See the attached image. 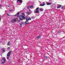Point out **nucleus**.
<instances>
[{
	"instance_id": "nucleus-1",
	"label": "nucleus",
	"mask_w": 65,
	"mask_h": 65,
	"mask_svg": "<svg viewBox=\"0 0 65 65\" xmlns=\"http://www.w3.org/2000/svg\"><path fill=\"white\" fill-rule=\"evenodd\" d=\"M22 15H20V16L19 19L20 20L22 21L23 19L25 20V14L24 13H23L22 14Z\"/></svg>"
},
{
	"instance_id": "nucleus-2",
	"label": "nucleus",
	"mask_w": 65,
	"mask_h": 65,
	"mask_svg": "<svg viewBox=\"0 0 65 65\" xmlns=\"http://www.w3.org/2000/svg\"><path fill=\"white\" fill-rule=\"evenodd\" d=\"M29 18H27V19L26 21L25 22V25H27V24H29L30 23L29 22H28V21L30 20H31V19L30 18V17H28Z\"/></svg>"
},
{
	"instance_id": "nucleus-3",
	"label": "nucleus",
	"mask_w": 65,
	"mask_h": 65,
	"mask_svg": "<svg viewBox=\"0 0 65 65\" xmlns=\"http://www.w3.org/2000/svg\"><path fill=\"white\" fill-rule=\"evenodd\" d=\"M34 12L36 13H39V7L37 8L36 10H35Z\"/></svg>"
},
{
	"instance_id": "nucleus-4",
	"label": "nucleus",
	"mask_w": 65,
	"mask_h": 65,
	"mask_svg": "<svg viewBox=\"0 0 65 65\" xmlns=\"http://www.w3.org/2000/svg\"><path fill=\"white\" fill-rule=\"evenodd\" d=\"M18 19H17V18H15L12 20L11 21V22L12 23H13V22H16L17 21H18Z\"/></svg>"
},
{
	"instance_id": "nucleus-5",
	"label": "nucleus",
	"mask_w": 65,
	"mask_h": 65,
	"mask_svg": "<svg viewBox=\"0 0 65 65\" xmlns=\"http://www.w3.org/2000/svg\"><path fill=\"white\" fill-rule=\"evenodd\" d=\"M10 54H11V53L10 52H9L7 54V59H8V58H9V57H10Z\"/></svg>"
},
{
	"instance_id": "nucleus-6",
	"label": "nucleus",
	"mask_w": 65,
	"mask_h": 65,
	"mask_svg": "<svg viewBox=\"0 0 65 65\" xmlns=\"http://www.w3.org/2000/svg\"><path fill=\"white\" fill-rule=\"evenodd\" d=\"M24 24H25V23L24 22H22L20 23V27H22V25H24Z\"/></svg>"
},
{
	"instance_id": "nucleus-7",
	"label": "nucleus",
	"mask_w": 65,
	"mask_h": 65,
	"mask_svg": "<svg viewBox=\"0 0 65 65\" xmlns=\"http://www.w3.org/2000/svg\"><path fill=\"white\" fill-rule=\"evenodd\" d=\"M30 8L31 9H33V8H34V7H33V6H29L27 7V8L28 9H29V8Z\"/></svg>"
},
{
	"instance_id": "nucleus-8",
	"label": "nucleus",
	"mask_w": 65,
	"mask_h": 65,
	"mask_svg": "<svg viewBox=\"0 0 65 65\" xmlns=\"http://www.w3.org/2000/svg\"><path fill=\"white\" fill-rule=\"evenodd\" d=\"M3 59L5 61L2 62V64H4L5 63V61H6V59H5V57H3Z\"/></svg>"
},
{
	"instance_id": "nucleus-9",
	"label": "nucleus",
	"mask_w": 65,
	"mask_h": 65,
	"mask_svg": "<svg viewBox=\"0 0 65 65\" xmlns=\"http://www.w3.org/2000/svg\"><path fill=\"white\" fill-rule=\"evenodd\" d=\"M29 12H27L26 13V14L27 15H29V14H30L31 13L30 12V11H31L29 9Z\"/></svg>"
},
{
	"instance_id": "nucleus-10",
	"label": "nucleus",
	"mask_w": 65,
	"mask_h": 65,
	"mask_svg": "<svg viewBox=\"0 0 65 65\" xmlns=\"http://www.w3.org/2000/svg\"><path fill=\"white\" fill-rule=\"evenodd\" d=\"M19 2L20 3H22V1L21 0H17V2Z\"/></svg>"
},
{
	"instance_id": "nucleus-11",
	"label": "nucleus",
	"mask_w": 65,
	"mask_h": 65,
	"mask_svg": "<svg viewBox=\"0 0 65 65\" xmlns=\"http://www.w3.org/2000/svg\"><path fill=\"white\" fill-rule=\"evenodd\" d=\"M19 12H18L17 14L14 15V16H16L17 17H19Z\"/></svg>"
},
{
	"instance_id": "nucleus-12",
	"label": "nucleus",
	"mask_w": 65,
	"mask_h": 65,
	"mask_svg": "<svg viewBox=\"0 0 65 65\" xmlns=\"http://www.w3.org/2000/svg\"><path fill=\"white\" fill-rule=\"evenodd\" d=\"M43 4H41L40 5V6H44V5H45V3H44V2H43Z\"/></svg>"
},
{
	"instance_id": "nucleus-13",
	"label": "nucleus",
	"mask_w": 65,
	"mask_h": 65,
	"mask_svg": "<svg viewBox=\"0 0 65 65\" xmlns=\"http://www.w3.org/2000/svg\"><path fill=\"white\" fill-rule=\"evenodd\" d=\"M28 18H29V17H28V16L27 15L25 16V19H26V20H27L28 19Z\"/></svg>"
},
{
	"instance_id": "nucleus-14",
	"label": "nucleus",
	"mask_w": 65,
	"mask_h": 65,
	"mask_svg": "<svg viewBox=\"0 0 65 65\" xmlns=\"http://www.w3.org/2000/svg\"><path fill=\"white\" fill-rule=\"evenodd\" d=\"M61 6H62L61 5H59V6H57V8H60V7H61Z\"/></svg>"
},
{
	"instance_id": "nucleus-15",
	"label": "nucleus",
	"mask_w": 65,
	"mask_h": 65,
	"mask_svg": "<svg viewBox=\"0 0 65 65\" xmlns=\"http://www.w3.org/2000/svg\"><path fill=\"white\" fill-rule=\"evenodd\" d=\"M39 10L40 11H43V9L42 8H40L39 9Z\"/></svg>"
},
{
	"instance_id": "nucleus-16",
	"label": "nucleus",
	"mask_w": 65,
	"mask_h": 65,
	"mask_svg": "<svg viewBox=\"0 0 65 65\" xmlns=\"http://www.w3.org/2000/svg\"><path fill=\"white\" fill-rule=\"evenodd\" d=\"M7 44L8 45H10L11 44V43H10V42H8Z\"/></svg>"
},
{
	"instance_id": "nucleus-17",
	"label": "nucleus",
	"mask_w": 65,
	"mask_h": 65,
	"mask_svg": "<svg viewBox=\"0 0 65 65\" xmlns=\"http://www.w3.org/2000/svg\"><path fill=\"white\" fill-rule=\"evenodd\" d=\"M52 4V3H47V5H51Z\"/></svg>"
},
{
	"instance_id": "nucleus-18",
	"label": "nucleus",
	"mask_w": 65,
	"mask_h": 65,
	"mask_svg": "<svg viewBox=\"0 0 65 65\" xmlns=\"http://www.w3.org/2000/svg\"><path fill=\"white\" fill-rule=\"evenodd\" d=\"M41 37V36H38L37 37V38H40V37Z\"/></svg>"
},
{
	"instance_id": "nucleus-19",
	"label": "nucleus",
	"mask_w": 65,
	"mask_h": 65,
	"mask_svg": "<svg viewBox=\"0 0 65 65\" xmlns=\"http://www.w3.org/2000/svg\"><path fill=\"white\" fill-rule=\"evenodd\" d=\"M5 52V50H4V49H3V53H4V52Z\"/></svg>"
},
{
	"instance_id": "nucleus-20",
	"label": "nucleus",
	"mask_w": 65,
	"mask_h": 65,
	"mask_svg": "<svg viewBox=\"0 0 65 65\" xmlns=\"http://www.w3.org/2000/svg\"><path fill=\"white\" fill-rule=\"evenodd\" d=\"M31 18H33V19H35V17H31Z\"/></svg>"
},
{
	"instance_id": "nucleus-21",
	"label": "nucleus",
	"mask_w": 65,
	"mask_h": 65,
	"mask_svg": "<svg viewBox=\"0 0 65 65\" xmlns=\"http://www.w3.org/2000/svg\"><path fill=\"white\" fill-rule=\"evenodd\" d=\"M45 58H47V56H45L44 57Z\"/></svg>"
},
{
	"instance_id": "nucleus-22",
	"label": "nucleus",
	"mask_w": 65,
	"mask_h": 65,
	"mask_svg": "<svg viewBox=\"0 0 65 65\" xmlns=\"http://www.w3.org/2000/svg\"><path fill=\"white\" fill-rule=\"evenodd\" d=\"M7 15H8V16H11L10 15H9V14H7Z\"/></svg>"
},
{
	"instance_id": "nucleus-23",
	"label": "nucleus",
	"mask_w": 65,
	"mask_h": 65,
	"mask_svg": "<svg viewBox=\"0 0 65 65\" xmlns=\"http://www.w3.org/2000/svg\"><path fill=\"white\" fill-rule=\"evenodd\" d=\"M9 48H10V47H8V48H7V49H9Z\"/></svg>"
},
{
	"instance_id": "nucleus-24",
	"label": "nucleus",
	"mask_w": 65,
	"mask_h": 65,
	"mask_svg": "<svg viewBox=\"0 0 65 65\" xmlns=\"http://www.w3.org/2000/svg\"><path fill=\"white\" fill-rule=\"evenodd\" d=\"M7 7H9V6H7Z\"/></svg>"
},
{
	"instance_id": "nucleus-25",
	"label": "nucleus",
	"mask_w": 65,
	"mask_h": 65,
	"mask_svg": "<svg viewBox=\"0 0 65 65\" xmlns=\"http://www.w3.org/2000/svg\"><path fill=\"white\" fill-rule=\"evenodd\" d=\"M12 9H11V10L10 11H12Z\"/></svg>"
},
{
	"instance_id": "nucleus-26",
	"label": "nucleus",
	"mask_w": 65,
	"mask_h": 65,
	"mask_svg": "<svg viewBox=\"0 0 65 65\" xmlns=\"http://www.w3.org/2000/svg\"><path fill=\"white\" fill-rule=\"evenodd\" d=\"M58 33H60V32H59V31H58Z\"/></svg>"
},
{
	"instance_id": "nucleus-27",
	"label": "nucleus",
	"mask_w": 65,
	"mask_h": 65,
	"mask_svg": "<svg viewBox=\"0 0 65 65\" xmlns=\"http://www.w3.org/2000/svg\"><path fill=\"white\" fill-rule=\"evenodd\" d=\"M26 58H27V57H26Z\"/></svg>"
},
{
	"instance_id": "nucleus-28",
	"label": "nucleus",
	"mask_w": 65,
	"mask_h": 65,
	"mask_svg": "<svg viewBox=\"0 0 65 65\" xmlns=\"http://www.w3.org/2000/svg\"><path fill=\"white\" fill-rule=\"evenodd\" d=\"M18 22H20V21H18Z\"/></svg>"
},
{
	"instance_id": "nucleus-29",
	"label": "nucleus",
	"mask_w": 65,
	"mask_h": 65,
	"mask_svg": "<svg viewBox=\"0 0 65 65\" xmlns=\"http://www.w3.org/2000/svg\"><path fill=\"white\" fill-rule=\"evenodd\" d=\"M21 5V4H20V5Z\"/></svg>"
}]
</instances>
